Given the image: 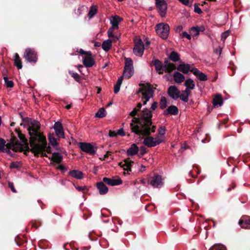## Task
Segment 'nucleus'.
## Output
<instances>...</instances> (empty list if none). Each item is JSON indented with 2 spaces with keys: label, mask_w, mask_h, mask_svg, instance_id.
I'll use <instances>...</instances> for the list:
<instances>
[{
  "label": "nucleus",
  "mask_w": 250,
  "mask_h": 250,
  "mask_svg": "<svg viewBox=\"0 0 250 250\" xmlns=\"http://www.w3.org/2000/svg\"><path fill=\"white\" fill-rule=\"evenodd\" d=\"M75 188L80 191H83L86 187L85 186L80 187V186H75Z\"/></svg>",
  "instance_id": "56"
},
{
  "label": "nucleus",
  "mask_w": 250,
  "mask_h": 250,
  "mask_svg": "<svg viewBox=\"0 0 250 250\" xmlns=\"http://www.w3.org/2000/svg\"><path fill=\"white\" fill-rule=\"evenodd\" d=\"M229 35V31H226L221 34V40L224 42Z\"/></svg>",
  "instance_id": "45"
},
{
  "label": "nucleus",
  "mask_w": 250,
  "mask_h": 250,
  "mask_svg": "<svg viewBox=\"0 0 250 250\" xmlns=\"http://www.w3.org/2000/svg\"><path fill=\"white\" fill-rule=\"evenodd\" d=\"M200 30L199 27H192L190 30L191 34L193 36H197L199 34Z\"/></svg>",
  "instance_id": "40"
},
{
  "label": "nucleus",
  "mask_w": 250,
  "mask_h": 250,
  "mask_svg": "<svg viewBox=\"0 0 250 250\" xmlns=\"http://www.w3.org/2000/svg\"><path fill=\"white\" fill-rule=\"evenodd\" d=\"M21 166V162H13L11 163L10 167L11 168H18L20 167Z\"/></svg>",
  "instance_id": "41"
},
{
  "label": "nucleus",
  "mask_w": 250,
  "mask_h": 250,
  "mask_svg": "<svg viewBox=\"0 0 250 250\" xmlns=\"http://www.w3.org/2000/svg\"><path fill=\"white\" fill-rule=\"evenodd\" d=\"M194 11L196 13H197L198 14H200L202 13L201 9L197 6L195 7Z\"/></svg>",
  "instance_id": "61"
},
{
  "label": "nucleus",
  "mask_w": 250,
  "mask_h": 250,
  "mask_svg": "<svg viewBox=\"0 0 250 250\" xmlns=\"http://www.w3.org/2000/svg\"><path fill=\"white\" fill-rule=\"evenodd\" d=\"M169 59L173 62H176L180 60L178 53L175 51H172L169 56Z\"/></svg>",
  "instance_id": "36"
},
{
  "label": "nucleus",
  "mask_w": 250,
  "mask_h": 250,
  "mask_svg": "<svg viewBox=\"0 0 250 250\" xmlns=\"http://www.w3.org/2000/svg\"><path fill=\"white\" fill-rule=\"evenodd\" d=\"M190 90H191V89L189 88H186L185 90L184 91V93L186 94V95H188V96L189 97V95L190 94Z\"/></svg>",
  "instance_id": "62"
},
{
  "label": "nucleus",
  "mask_w": 250,
  "mask_h": 250,
  "mask_svg": "<svg viewBox=\"0 0 250 250\" xmlns=\"http://www.w3.org/2000/svg\"><path fill=\"white\" fill-rule=\"evenodd\" d=\"M191 71L192 73L201 81H206L208 80V76L204 73L200 71L198 69L193 67Z\"/></svg>",
  "instance_id": "17"
},
{
  "label": "nucleus",
  "mask_w": 250,
  "mask_h": 250,
  "mask_svg": "<svg viewBox=\"0 0 250 250\" xmlns=\"http://www.w3.org/2000/svg\"><path fill=\"white\" fill-rule=\"evenodd\" d=\"M117 135L116 132L115 131H111L110 130L109 132V135L110 137H114Z\"/></svg>",
  "instance_id": "60"
},
{
  "label": "nucleus",
  "mask_w": 250,
  "mask_h": 250,
  "mask_svg": "<svg viewBox=\"0 0 250 250\" xmlns=\"http://www.w3.org/2000/svg\"><path fill=\"white\" fill-rule=\"evenodd\" d=\"M166 128L165 127H161L159 129V135L157 136H161L163 138L164 140V134H165Z\"/></svg>",
  "instance_id": "43"
},
{
  "label": "nucleus",
  "mask_w": 250,
  "mask_h": 250,
  "mask_svg": "<svg viewBox=\"0 0 250 250\" xmlns=\"http://www.w3.org/2000/svg\"><path fill=\"white\" fill-rule=\"evenodd\" d=\"M79 146L82 151L90 154H94L96 151V149H95L93 146L90 143H80L79 144Z\"/></svg>",
  "instance_id": "12"
},
{
  "label": "nucleus",
  "mask_w": 250,
  "mask_h": 250,
  "mask_svg": "<svg viewBox=\"0 0 250 250\" xmlns=\"http://www.w3.org/2000/svg\"><path fill=\"white\" fill-rule=\"evenodd\" d=\"M14 60L15 65L18 69H21L22 67L20 58L18 53H15L14 55Z\"/></svg>",
  "instance_id": "31"
},
{
  "label": "nucleus",
  "mask_w": 250,
  "mask_h": 250,
  "mask_svg": "<svg viewBox=\"0 0 250 250\" xmlns=\"http://www.w3.org/2000/svg\"><path fill=\"white\" fill-rule=\"evenodd\" d=\"M121 85L120 84H117L116 83L115 86H114V92L115 94H117L120 90V87H121Z\"/></svg>",
  "instance_id": "50"
},
{
  "label": "nucleus",
  "mask_w": 250,
  "mask_h": 250,
  "mask_svg": "<svg viewBox=\"0 0 250 250\" xmlns=\"http://www.w3.org/2000/svg\"><path fill=\"white\" fill-rule=\"evenodd\" d=\"M157 107V103L156 102H154L151 106V109L153 110L156 109Z\"/></svg>",
  "instance_id": "59"
},
{
  "label": "nucleus",
  "mask_w": 250,
  "mask_h": 250,
  "mask_svg": "<svg viewBox=\"0 0 250 250\" xmlns=\"http://www.w3.org/2000/svg\"><path fill=\"white\" fill-rule=\"evenodd\" d=\"M106 115V111L103 107L100 108L95 114V117L102 118Z\"/></svg>",
  "instance_id": "34"
},
{
  "label": "nucleus",
  "mask_w": 250,
  "mask_h": 250,
  "mask_svg": "<svg viewBox=\"0 0 250 250\" xmlns=\"http://www.w3.org/2000/svg\"><path fill=\"white\" fill-rule=\"evenodd\" d=\"M51 148V147H50ZM43 152L45 153L43 154V155H42V154L39 153L36 154V155H41L42 156H46L48 157L49 159H51L52 161L55 162L56 163H60L62 162V157L61 155L59 154V152H54L52 153L51 156H48L46 153H50L51 152V149H50V152H48L46 150H43Z\"/></svg>",
  "instance_id": "11"
},
{
  "label": "nucleus",
  "mask_w": 250,
  "mask_h": 250,
  "mask_svg": "<svg viewBox=\"0 0 250 250\" xmlns=\"http://www.w3.org/2000/svg\"><path fill=\"white\" fill-rule=\"evenodd\" d=\"M155 30L157 34L162 39L167 38L169 32V26L167 23H161L156 25Z\"/></svg>",
  "instance_id": "3"
},
{
  "label": "nucleus",
  "mask_w": 250,
  "mask_h": 250,
  "mask_svg": "<svg viewBox=\"0 0 250 250\" xmlns=\"http://www.w3.org/2000/svg\"><path fill=\"white\" fill-rule=\"evenodd\" d=\"M69 73L71 74L72 77H73L75 80H76V81L79 80V79L80 78V76L78 74H77L76 73H74L72 72H69Z\"/></svg>",
  "instance_id": "47"
},
{
  "label": "nucleus",
  "mask_w": 250,
  "mask_h": 250,
  "mask_svg": "<svg viewBox=\"0 0 250 250\" xmlns=\"http://www.w3.org/2000/svg\"><path fill=\"white\" fill-rule=\"evenodd\" d=\"M182 4L188 6L190 5V0H179Z\"/></svg>",
  "instance_id": "51"
},
{
  "label": "nucleus",
  "mask_w": 250,
  "mask_h": 250,
  "mask_svg": "<svg viewBox=\"0 0 250 250\" xmlns=\"http://www.w3.org/2000/svg\"><path fill=\"white\" fill-rule=\"evenodd\" d=\"M94 46L95 47H99L101 46V43L99 42H95L94 43Z\"/></svg>",
  "instance_id": "64"
},
{
  "label": "nucleus",
  "mask_w": 250,
  "mask_h": 250,
  "mask_svg": "<svg viewBox=\"0 0 250 250\" xmlns=\"http://www.w3.org/2000/svg\"><path fill=\"white\" fill-rule=\"evenodd\" d=\"M181 37L182 38H186L188 40H190L191 39L190 35L186 31L183 32L181 34Z\"/></svg>",
  "instance_id": "46"
},
{
  "label": "nucleus",
  "mask_w": 250,
  "mask_h": 250,
  "mask_svg": "<svg viewBox=\"0 0 250 250\" xmlns=\"http://www.w3.org/2000/svg\"><path fill=\"white\" fill-rule=\"evenodd\" d=\"M223 100L220 95H217L213 100V105L215 106H221L223 104Z\"/></svg>",
  "instance_id": "33"
},
{
  "label": "nucleus",
  "mask_w": 250,
  "mask_h": 250,
  "mask_svg": "<svg viewBox=\"0 0 250 250\" xmlns=\"http://www.w3.org/2000/svg\"><path fill=\"white\" fill-rule=\"evenodd\" d=\"M239 224L241 228L250 229V217H242L239 221Z\"/></svg>",
  "instance_id": "19"
},
{
  "label": "nucleus",
  "mask_w": 250,
  "mask_h": 250,
  "mask_svg": "<svg viewBox=\"0 0 250 250\" xmlns=\"http://www.w3.org/2000/svg\"><path fill=\"white\" fill-rule=\"evenodd\" d=\"M5 143L6 142L5 140L2 138H0V151L3 152H6L9 153L10 151V150H7V148H5Z\"/></svg>",
  "instance_id": "37"
},
{
  "label": "nucleus",
  "mask_w": 250,
  "mask_h": 250,
  "mask_svg": "<svg viewBox=\"0 0 250 250\" xmlns=\"http://www.w3.org/2000/svg\"><path fill=\"white\" fill-rule=\"evenodd\" d=\"M88 53V55L83 57V63L85 67H91L95 64V61L92 58V53Z\"/></svg>",
  "instance_id": "14"
},
{
  "label": "nucleus",
  "mask_w": 250,
  "mask_h": 250,
  "mask_svg": "<svg viewBox=\"0 0 250 250\" xmlns=\"http://www.w3.org/2000/svg\"><path fill=\"white\" fill-rule=\"evenodd\" d=\"M164 184V179L162 176L159 175H154L152 177L150 184L154 188H160Z\"/></svg>",
  "instance_id": "10"
},
{
  "label": "nucleus",
  "mask_w": 250,
  "mask_h": 250,
  "mask_svg": "<svg viewBox=\"0 0 250 250\" xmlns=\"http://www.w3.org/2000/svg\"><path fill=\"white\" fill-rule=\"evenodd\" d=\"M79 53L81 55H84L85 56H87L88 55V53H91L90 51H85L83 50L82 49H81L80 50Z\"/></svg>",
  "instance_id": "54"
},
{
  "label": "nucleus",
  "mask_w": 250,
  "mask_h": 250,
  "mask_svg": "<svg viewBox=\"0 0 250 250\" xmlns=\"http://www.w3.org/2000/svg\"><path fill=\"white\" fill-rule=\"evenodd\" d=\"M8 186H9V187L10 188V189L13 192H15V193L16 192V190L14 188L13 183H9Z\"/></svg>",
  "instance_id": "55"
},
{
  "label": "nucleus",
  "mask_w": 250,
  "mask_h": 250,
  "mask_svg": "<svg viewBox=\"0 0 250 250\" xmlns=\"http://www.w3.org/2000/svg\"><path fill=\"white\" fill-rule=\"evenodd\" d=\"M23 57L30 62H36L37 60L36 52L34 49L30 48L25 49Z\"/></svg>",
  "instance_id": "8"
},
{
  "label": "nucleus",
  "mask_w": 250,
  "mask_h": 250,
  "mask_svg": "<svg viewBox=\"0 0 250 250\" xmlns=\"http://www.w3.org/2000/svg\"><path fill=\"white\" fill-rule=\"evenodd\" d=\"M142 106L141 103L137 104V108H135L130 112L129 115L133 118L130 124L132 132L143 136L149 135L151 132H154L155 126L152 125L151 111L147 109H144L142 111L138 113L139 109Z\"/></svg>",
  "instance_id": "2"
},
{
  "label": "nucleus",
  "mask_w": 250,
  "mask_h": 250,
  "mask_svg": "<svg viewBox=\"0 0 250 250\" xmlns=\"http://www.w3.org/2000/svg\"><path fill=\"white\" fill-rule=\"evenodd\" d=\"M140 150L141 155H144L146 152V148L144 146L140 147Z\"/></svg>",
  "instance_id": "53"
},
{
  "label": "nucleus",
  "mask_w": 250,
  "mask_h": 250,
  "mask_svg": "<svg viewBox=\"0 0 250 250\" xmlns=\"http://www.w3.org/2000/svg\"><path fill=\"white\" fill-rule=\"evenodd\" d=\"M97 7L96 6H92L88 13V16L89 19H91L94 17V16L97 13Z\"/></svg>",
  "instance_id": "38"
},
{
  "label": "nucleus",
  "mask_w": 250,
  "mask_h": 250,
  "mask_svg": "<svg viewBox=\"0 0 250 250\" xmlns=\"http://www.w3.org/2000/svg\"><path fill=\"white\" fill-rule=\"evenodd\" d=\"M69 174L72 177L77 179H81L83 178V172L78 170H73L70 171Z\"/></svg>",
  "instance_id": "29"
},
{
  "label": "nucleus",
  "mask_w": 250,
  "mask_h": 250,
  "mask_svg": "<svg viewBox=\"0 0 250 250\" xmlns=\"http://www.w3.org/2000/svg\"><path fill=\"white\" fill-rule=\"evenodd\" d=\"M214 248L216 250H227L226 247L223 245L214 246Z\"/></svg>",
  "instance_id": "49"
},
{
  "label": "nucleus",
  "mask_w": 250,
  "mask_h": 250,
  "mask_svg": "<svg viewBox=\"0 0 250 250\" xmlns=\"http://www.w3.org/2000/svg\"><path fill=\"white\" fill-rule=\"evenodd\" d=\"M27 127L30 135L29 144L27 140L21 134H19L20 142L17 140L12 143V149L15 151H28L30 150L35 155L39 153L43 155V150L50 152V148L47 146L46 138L39 131L40 123L33 119H27Z\"/></svg>",
  "instance_id": "1"
},
{
  "label": "nucleus",
  "mask_w": 250,
  "mask_h": 250,
  "mask_svg": "<svg viewBox=\"0 0 250 250\" xmlns=\"http://www.w3.org/2000/svg\"><path fill=\"white\" fill-rule=\"evenodd\" d=\"M125 78V76H124V74L122 75L118 80L116 83L121 85L124 78Z\"/></svg>",
  "instance_id": "57"
},
{
  "label": "nucleus",
  "mask_w": 250,
  "mask_h": 250,
  "mask_svg": "<svg viewBox=\"0 0 250 250\" xmlns=\"http://www.w3.org/2000/svg\"><path fill=\"white\" fill-rule=\"evenodd\" d=\"M123 19L117 15L112 16L109 18L110 23L111 27L116 29L119 28V24L122 21Z\"/></svg>",
  "instance_id": "18"
},
{
  "label": "nucleus",
  "mask_w": 250,
  "mask_h": 250,
  "mask_svg": "<svg viewBox=\"0 0 250 250\" xmlns=\"http://www.w3.org/2000/svg\"><path fill=\"white\" fill-rule=\"evenodd\" d=\"M184 84L186 86V88L190 89H193L195 87V83L193 80L190 78L185 81Z\"/></svg>",
  "instance_id": "35"
},
{
  "label": "nucleus",
  "mask_w": 250,
  "mask_h": 250,
  "mask_svg": "<svg viewBox=\"0 0 250 250\" xmlns=\"http://www.w3.org/2000/svg\"><path fill=\"white\" fill-rule=\"evenodd\" d=\"M139 151V148L135 144L131 145V146L127 149V154L128 155L133 156L136 154Z\"/></svg>",
  "instance_id": "27"
},
{
  "label": "nucleus",
  "mask_w": 250,
  "mask_h": 250,
  "mask_svg": "<svg viewBox=\"0 0 250 250\" xmlns=\"http://www.w3.org/2000/svg\"><path fill=\"white\" fill-rule=\"evenodd\" d=\"M158 12L162 17L165 16L167 11V4L165 0H155Z\"/></svg>",
  "instance_id": "9"
},
{
  "label": "nucleus",
  "mask_w": 250,
  "mask_h": 250,
  "mask_svg": "<svg viewBox=\"0 0 250 250\" xmlns=\"http://www.w3.org/2000/svg\"><path fill=\"white\" fill-rule=\"evenodd\" d=\"M183 29V26L182 25H179L177 27L176 29V31L180 32L181 31H182Z\"/></svg>",
  "instance_id": "63"
},
{
  "label": "nucleus",
  "mask_w": 250,
  "mask_h": 250,
  "mask_svg": "<svg viewBox=\"0 0 250 250\" xmlns=\"http://www.w3.org/2000/svg\"><path fill=\"white\" fill-rule=\"evenodd\" d=\"M116 133L117 135L118 134L121 136H124L125 135V132L123 128L117 130Z\"/></svg>",
  "instance_id": "48"
},
{
  "label": "nucleus",
  "mask_w": 250,
  "mask_h": 250,
  "mask_svg": "<svg viewBox=\"0 0 250 250\" xmlns=\"http://www.w3.org/2000/svg\"><path fill=\"white\" fill-rule=\"evenodd\" d=\"M178 113V108L176 106L170 105L164 112V114L165 115H167L168 114L176 115Z\"/></svg>",
  "instance_id": "23"
},
{
  "label": "nucleus",
  "mask_w": 250,
  "mask_h": 250,
  "mask_svg": "<svg viewBox=\"0 0 250 250\" xmlns=\"http://www.w3.org/2000/svg\"><path fill=\"white\" fill-rule=\"evenodd\" d=\"M134 42L135 46L133 48V53L136 56H142L145 48L143 41L140 38L136 37L134 39Z\"/></svg>",
  "instance_id": "4"
},
{
  "label": "nucleus",
  "mask_w": 250,
  "mask_h": 250,
  "mask_svg": "<svg viewBox=\"0 0 250 250\" xmlns=\"http://www.w3.org/2000/svg\"><path fill=\"white\" fill-rule=\"evenodd\" d=\"M167 93L169 96L174 100H176L179 97L180 91L174 85H171L169 87Z\"/></svg>",
  "instance_id": "13"
},
{
  "label": "nucleus",
  "mask_w": 250,
  "mask_h": 250,
  "mask_svg": "<svg viewBox=\"0 0 250 250\" xmlns=\"http://www.w3.org/2000/svg\"><path fill=\"white\" fill-rule=\"evenodd\" d=\"M4 80L5 83L7 87H12L14 85L13 82L12 81L8 80L7 77H4Z\"/></svg>",
  "instance_id": "42"
},
{
  "label": "nucleus",
  "mask_w": 250,
  "mask_h": 250,
  "mask_svg": "<svg viewBox=\"0 0 250 250\" xmlns=\"http://www.w3.org/2000/svg\"><path fill=\"white\" fill-rule=\"evenodd\" d=\"M118 29H116L115 28H113L112 27H111L109 28V29L107 31V35L109 38H112V40L114 42H116L117 40H118V38L115 36L114 34V31L115 30H118Z\"/></svg>",
  "instance_id": "30"
},
{
  "label": "nucleus",
  "mask_w": 250,
  "mask_h": 250,
  "mask_svg": "<svg viewBox=\"0 0 250 250\" xmlns=\"http://www.w3.org/2000/svg\"><path fill=\"white\" fill-rule=\"evenodd\" d=\"M163 142V138L161 136H156L155 138L148 136L144 139V144L148 147L155 146Z\"/></svg>",
  "instance_id": "5"
},
{
  "label": "nucleus",
  "mask_w": 250,
  "mask_h": 250,
  "mask_svg": "<svg viewBox=\"0 0 250 250\" xmlns=\"http://www.w3.org/2000/svg\"><path fill=\"white\" fill-rule=\"evenodd\" d=\"M173 78L177 83H181L185 80V76L183 74L178 72H175L173 74Z\"/></svg>",
  "instance_id": "28"
},
{
  "label": "nucleus",
  "mask_w": 250,
  "mask_h": 250,
  "mask_svg": "<svg viewBox=\"0 0 250 250\" xmlns=\"http://www.w3.org/2000/svg\"><path fill=\"white\" fill-rule=\"evenodd\" d=\"M176 69V66L174 63L168 62L167 61L164 62V71L170 73Z\"/></svg>",
  "instance_id": "26"
},
{
  "label": "nucleus",
  "mask_w": 250,
  "mask_h": 250,
  "mask_svg": "<svg viewBox=\"0 0 250 250\" xmlns=\"http://www.w3.org/2000/svg\"><path fill=\"white\" fill-rule=\"evenodd\" d=\"M167 105V100L165 97H162L161 99L160 102V107L161 109H163L166 107Z\"/></svg>",
  "instance_id": "39"
},
{
  "label": "nucleus",
  "mask_w": 250,
  "mask_h": 250,
  "mask_svg": "<svg viewBox=\"0 0 250 250\" xmlns=\"http://www.w3.org/2000/svg\"><path fill=\"white\" fill-rule=\"evenodd\" d=\"M53 128L55 131L56 135L59 138H64V132L63 131V127H62V125L61 122H56L54 124Z\"/></svg>",
  "instance_id": "15"
},
{
  "label": "nucleus",
  "mask_w": 250,
  "mask_h": 250,
  "mask_svg": "<svg viewBox=\"0 0 250 250\" xmlns=\"http://www.w3.org/2000/svg\"><path fill=\"white\" fill-rule=\"evenodd\" d=\"M125 65L124 70V76L125 78L128 79L131 77L134 73V68L132 60L129 58H125Z\"/></svg>",
  "instance_id": "7"
},
{
  "label": "nucleus",
  "mask_w": 250,
  "mask_h": 250,
  "mask_svg": "<svg viewBox=\"0 0 250 250\" xmlns=\"http://www.w3.org/2000/svg\"><path fill=\"white\" fill-rule=\"evenodd\" d=\"M140 183L144 185V186H146L148 184V181L145 179H141L140 180Z\"/></svg>",
  "instance_id": "58"
},
{
  "label": "nucleus",
  "mask_w": 250,
  "mask_h": 250,
  "mask_svg": "<svg viewBox=\"0 0 250 250\" xmlns=\"http://www.w3.org/2000/svg\"><path fill=\"white\" fill-rule=\"evenodd\" d=\"M48 139H49L50 143L52 145L53 147L55 149H56L58 151H60L61 152H62V150H61L60 148L58 146V143L53 134H50L48 135Z\"/></svg>",
  "instance_id": "20"
},
{
  "label": "nucleus",
  "mask_w": 250,
  "mask_h": 250,
  "mask_svg": "<svg viewBox=\"0 0 250 250\" xmlns=\"http://www.w3.org/2000/svg\"><path fill=\"white\" fill-rule=\"evenodd\" d=\"M193 68L188 64H181L177 67V69L184 73L187 74Z\"/></svg>",
  "instance_id": "24"
},
{
  "label": "nucleus",
  "mask_w": 250,
  "mask_h": 250,
  "mask_svg": "<svg viewBox=\"0 0 250 250\" xmlns=\"http://www.w3.org/2000/svg\"><path fill=\"white\" fill-rule=\"evenodd\" d=\"M222 51V48L220 46H219L218 48L214 50L215 53L219 55H220L221 54Z\"/></svg>",
  "instance_id": "52"
},
{
  "label": "nucleus",
  "mask_w": 250,
  "mask_h": 250,
  "mask_svg": "<svg viewBox=\"0 0 250 250\" xmlns=\"http://www.w3.org/2000/svg\"><path fill=\"white\" fill-rule=\"evenodd\" d=\"M103 181L111 186L119 185L122 183V181L120 178H108L104 177Z\"/></svg>",
  "instance_id": "16"
},
{
  "label": "nucleus",
  "mask_w": 250,
  "mask_h": 250,
  "mask_svg": "<svg viewBox=\"0 0 250 250\" xmlns=\"http://www.w3.org/2000/svg\"><path fill=\"white\" fill-rule=\"evenodd\" d=\"M134 163L133 161H130L129 160H126L124 162L121 163L120 164V166L121 167H122L124 169V170L128 171L130 170L132 165Z\"/></svg>",
  "instance_id": "25"
},
{
  "label": "nucleus",
  "mask_w": 250,
  "mask_h": 250,
  "mask_svg": "<svg viewBox=\"0 0 250 250\" xmlns=\"http://www.w3.org/2000/svg\"><path fill=\"white\" fill-rule=\"evenodd\" d=\"M97 188L99 190L101 195L105 194L108 191L107 187L102 182H100L97 184Z\"/></svg>",
  "instance_id": "22"
},
{
  "label": "nucleus",
  "mask_w": 250,
  "mask_h": 250,
  "mask_svg": "<svg viewBox=\"0 0 250 250\" xmlns=\"http://www.w3.org/2000/svg\"><path fill=\"white\" fill-rule=\"evenodd\" d=\"M181 100L185 102H188V95H186V94H184V93L181 95L179 94V97Z\"/></svg>",
  "instance_id": "44"
},
{
  "label": "nucleus",
  "mask_w": 250,
  "mask_h": 250,
  "mask_svg": "<svg viewBox=\"0 0 250 250\" xmlns=\"http://www.w3.org/2000/svg\"><path fill=\"white\" fill-rule=\"evenodd\" d=\"M139 93H141L143 99V104H146V103L153 96V90L150 85L144 86L140 90Z\"/></svg>",
  "instance_id": "6"
},
{
  "label": "nucleus",
  "mask_w": 250,
  "mask_h": 250,
  "mask_svg": "<svg viewBox=\"0 0 250 250\" xmlns=\"http://www.w3.org/2000/svg\"><path fill=\"white\" fill-rule=\"evenodd\" d=\"M153 64L155 66V70L159 74H162L164 71V66L161 61L159 60H155L153 62Z\"/></svg>",
  "instance_id": "21"
},
{
  "label": "nucleus",
  "mask_w": 250,
  "mask_h": 250,
  "mask_svg": "<svg viewBox=\"0 0 250 250\" xmlns=\"http://www.w3.org/2000/svg\"><path fill=\"white\" fill-rule=\"evenodd\" d=\"M111 40L110 39L104 41L102 45L103 49L105 51H108L111 47Z\"/></svg>",
  "instance_id": "32"
}]
</instances>
